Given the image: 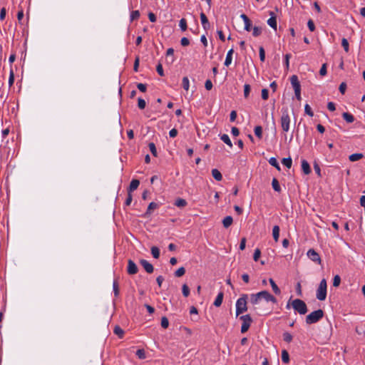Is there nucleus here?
<instances>
[{
	"mask_svg": "<svg viewBox=\"0 0 365 365\" xmlns=\"http://www.w3.org/2000/svg\"><path fill=\"white\" fill-rule=\"evenodd\" d=\"M279 122L282 130L283 133H284V136L286 137V133L289 131L291 124V118L287 108H282Z\"/></svg>",
	"mask_w": 365,
	"mask_h": 365,
	"instance_id": "f257e3e1",
	"label": "nucleus"
},
{
	"mask_svg": "<svg viewBox=\"0 0 365 365\" xmlns=\"http://www.w3.org/2000/svg\"><path fill=\"white\" fill-rule=\"evenodd\" d=\"M248 295L246 294H242L236 302V315L238 316L240 314L247 310V300Z\"/></svg>",
	"mask_w": 365,
	"mask_h": 365,
	"instance_id": "f03ea898",
	"label": "nucleus"
},
{
	"mask_svg": "<svg viewBox=\"0 0 365 365\" xmlns=\"http://www.w3.org/2000/svg\"><path fill=\"white\" fill-rule=\"evenodd\" d=\"M292 307L295 312L299 314H305L307 312V307L306 303L299 299H294L292 302Z\"/></svg>",
	"mask_w": 365,
	"mask_h": 365,
	"instance_id": "7ed1b4c3",
	"label": "nucleus"
},
{
	"mask_svg": "<svg viewBox=\"0 0 365 365\" xmlns=\"http://www.w3.org/2000/svg\"><path fill=\"white\" fill-rule=\"evenodd\" d=\"M324 316V312L322 309H318L311 312L306 317V323L312 324L319 322Z\"/></svg>",
	"mask_w": 365,
	"mask_h": 365,
	"instance_id": "20e7f679",
	"label": "nucleus"
},
{
	"mask_svg": "<svg viewBox=\"0 0 365 365\" xmlns=\"http://www.w3.org/2000/svg\"><path fill=\"white\" fill-rule=\"evenodd\" d=\"M327 281L325 279L321 280L317 290V298L320 301L325 300L327 297Z\"/></svg>",
	"mask_w": 365,
	"mask_h": 365,
	"instance_id": "39448f33",
	"label": "nucleus"
},
{
	"mask_svg": "<svg viewBox=\"0 0 365 365\" xmlns=\"http://www.w3.org/2000/svg\"><path fill=\"white\" fill-rule=\"evenodd\" d=\"M242 321V324L241 326V332L245 333L248 331L250 325L252 322V319L250 314L242 315L240 318Z\"/></svg>",
	"mask_w": 365,
	"mask_h": 365,
	"instance_id": "423d86ee",
	"label": "nucleus"
},
{
	"mask_svg": "<svg viewBox=\"0 0 365 365\" xmlns=\"http://www.w3.org/2000/svg\"><path fill=\"white\" fill-rule=\"evenodd\" d=\"M258 294H259V298L261 299H264L267 302H271L274 304L277 303V299L273 295H272L269 292H268L267 291H266V290L261 291V292H259Z\"/></svg>",
	"mask_w": 365,
	"mask_h": 365,
	"instance_id": "0eeeda50",
	"label": "nucleus"
},
{
	"mask_svg": "<svg viewBox=\"0 0 365 365\" xmlns=\"http://www.w3.org/2000/svg\"><path fill=\"white\" fill-rule=\"evenodd\" d=\"M307 257L313 262H317L318 264H321V258L319 255L313 249H310L308 250Z\"/></svg>",
	"mask_w": 365,
	"mask_h": 365,
	"instance_id": "6e6552de",
	"label": "nucleus"
},
{
	"mask_svg": "<svg viewBox=\"0 0 365 365\" xmlns=\"http://www.w3.org/2000/svg\"><path fill=\"white\" fill-rule=\"evenodd\" d=\"M138 271L136 264L132 260L128 259L127 272L129 274H135Z\"/></svg>",
	"mask_w": 365,
	"mask_h": 365,
	"instance_id": "1a4fd4ad",
	"label": "nucleus"
},
{
	"mask_svg": "<svg viewBox=\"0 0 365 365\" xmlns=\"http://www.w3.org/2000/svg\"><path fill=\"white\" fill-rule=\"evenodd\" d=\"M269 14L270 18L267 20V24L276 31L277 26V17L273 11H269Z\"/></svg>",
	"mask_w": 365,
	"mask_h": 365,
	"instance_id": "9d476101",
	"label": "nucleus"
},
{
	"mask_svg": "<svg viewBox=\"0 0 365 365\" xmlns=\"http://www.w3.org/2000/svg\"><path fill=\"white\" fill-rule=\"evenodd\" d=\"M140 264L143 266V267L145 269V270L148 273H152L154 270L153 266L152 264H150L148 261L146 259H140Z\"/></svg>",
	"mask_w": 365,
	"mask_h": 365,
	"instance_id": "9b49d317",
	"label": "nucleus"
},
{
	"mask_svg": "<svg viewBox=\"0 0 365 365\" xmlns=\"http://www.w3.org/2000/svg\"><path fill=\"white\" fill-rule=\"evenodd\" d=\"M291 84L294 91H297L301 89V85L299 81L298 77L296 75H293L290 78Z\"/></svg>",
	"mask_w": 365,
	"mask_h": 365,
	"instance_id": "f8f14e48",
	"label": "nucleus"
},
{
	"mask_svg": "<svg viewBox=\"0 0 365 365\" xmlns=\"http://www.w3.org/2000/svg\"><path fill=\"white\" fill-rule=\"evenodd\" d=\"M200 20H201V24H202L203 29L205 30L209 29L210 27V25L209 21H208L206 15L203 12H201V14H200Z\"/></svg>",
	"mask_w": 365,
	"mask_h": 365,
	"instance_id": "ddd939ff",
	"label": "nucleus"
},
{
	"mask_svg": "<svg viewBox=\"0 0 365 365\" xmlns=\"http://www.w3.org/2000/svg\"><path fill=\"white\" fill-rule=\"evenodd\" d=\"M261 300L258 292L250 295V302L254 306L258 304Z\"/></svg>",
	"mask_w": 365,
	"mask_h": 365,
	"instance_id": "4468645a",
	"label": "nucleus"
},
{
	"mask_svg": "<svg viewBox=\"0 0 365 365\" xmlns=\"http://www.w3.org/2000/svg\"><path fill=\"white\" fill-rule=\"evenodd\" d=\"M140 185V181L136 179H133L131 180L130 184L129 185L128 192L131 193L134 190H135Z\"/></svg>",
	"mask_w": 365,
	"mask_h": 365,
	"instance_id": "2eb2a0df",
	"label": "nucleus"
},
{
	"mask_svg": "<svg viewBox=\"0 0 365 365\" xmlns=\"http://www.w3.org/2000/svg\"><path fill=\"white\" fill-rule=\"evenodd\" d=\"M302 169L304 174L309 175L311 173V168L306 160H302Z\"/></svg>",
	"mask_w": 365,
	"mask_h": 365,
	"instance_id": "dca6fc26",
	"label": "nucleus"
},
{
	"mask_svg": "<svg viewBox=\"0 0 365 365\" xmlns=\"http://www.w3.org/2000/svg\"><path fill=\"white\" fill-rule=\"evenodd\" d=\"M233 52H234L233 48H231L228 51L226 58H225V63H224L225 66H229L231 64L232 60Z\"/></svg>",
	"mask_w": 365,
	"mask_h": 365,
	"instance_id": "f3484780",
	"label": "nucleus"
},
{
	"mask_svg": "<svg viewBox=\"0 0 365 365\" xmlns=\"http://www.w3.org/2000/svg\"><path fill=\"white\" fill-rule=\"evenodd\" d=\"M223 297H224L223 292H219L214 301L213 304L217 307H220L222 303Z\"/></svg>",
	"mask_w": 365,
	"mask_h": 365,
	"instance_id": "a211bd4d",
	"label": "nucleus"
},
{
	"mask_svg": "<svg viewBox=\"0 0 365 365\" xmlns=\"http://www.w3.org/2000/svg\"><path fill=\"white\" fill-rule=\"evenodd\" d=\"M279 227L278 225H274L272 229V236L275 242L279 240Z\"/></svg>",
	"mask_w": 365,
	"mask_h": 365,
	"instance_id": "6ab92c4d",
	"label": "nucleus"
},
{
	"mask_svg": "<svg viewBox=\"0 0 365 365\" xmlns=\"http://www.w3.org/2000/svg\"><path fill=\"white\" fill-rule=\"evenodd\" d=\"M269 282L270 283V285H271V287L272 288V290L274 292V294H280L281 291H280L279 288L278 287V286L277 285V284L275 283V282L273 280V279L270 278L269 279Z\"/></svg>",
	"mask_w": 365,
	"mask_h": 365,
	"instance_id": "aec40b11",
	"label": "nucleus"
},
{
	"mask_svg": "<svg viewBox=\"0 0 365 365\" xmlns=\"http://www.w3.org/2000/svg\"><path fill=\"white\" fill-rule=\"evenodd\" d=\"M232 217L231 216H227L223 219L222 224L225 228H228L232 224Z\"/></svg>",
	"mask_w": 365,
	"mask_h": 365,
	"instance_id": "412c9836",
	"label": "nucleus"
},
{
	"mask_svg": "<svg viewBox=\"0 0 365 365\" xmlns=\"http://www.w3.org/2000/svg\"><path fill=\"white\" fill-rule=\"evenodd\" d=\"M212 175L217 181H220L222 179V175L217 169L212 170Z\"/></svg>",
	"mask_w": 365,
	"mask_h": 365,
	"instance_id": "4be33fe9",
	"label": "nucleus"
},
{
	"mask_svg": "<svg viewBox=\"0 0 365 365\" xmlns=\"http://www.w3.org/2000/svg\"><path fill=\"white\" fill-rule=\"evenodd\" d=\"M220 139L227 144L230 148H232V141L230 139V137L227 134H222L220 135Z\"/></svg>",
	"mask_w": 365,
	"mask_h": 365,
	"instance_id": "5701e85b",
	"label": "nucleus"
},
{
	"mask_svg": "<svg viewBox=\"0 0 365 365\" xmlns=\"http://www.w3.org/2000/svg\"><path fill=\"white\" fill-rule=\"evenodd\" d=\"M272 186L274 191L277 192H281V187L279 185V181L276 178H273L272 181Z\"/></svg>",
	"mask_w": 365,
	"mask_h": 365,
	"instance_id": "b1692460",
	"label": "nucleus"
},
{
	"mask_svg": "<svg viewBox=\"0 0 365 365\" xmlns=\"http://www.w3.org/2000/svg\"><path fill=\"white\" fill-rule=\"evenodd\" d=\"M342 117L347 123H353L354 120V115L349 113H343Z\"/></svg>",
	"mask_w": 365,
	"mask_h": 365,
	"instance_id": "393cba45",
	"label": "nucleus"
},
{
	"mask_svg": "<svg viewBox=\"0 0 365 365\" xmlns=\"http://www.w3.org/2000/svg\"><path fill=\"white\" fill-rule=\"evenodd\" d=\"M187 201L182 198H178L175 202V205L178 207H184L187 205Z\"/></svg>",
	"mask_w": 365,
	"mask_h": 365,
	"instance_id": "a878e982",
	"label": "nucleus"
},
{
	"mask_svg": "<svg viewBox=\"0 0 365 365\" xmlns=\"http://www.w3.org/2000/svg\"><path fill=\"white\" fill-rule=\"evenodd\" d=\"M363 158V154L361 153H354L349 155V159L351 162L357 161Z\"/></svg>",
	"mask_w": 365,
	"mask_h": 365,
	"instance_id": "bb28decb",
	"label": "nucleus"
},
{
	"mask_svg": "<svg viewBox=\"0 0 365 365\" xmlns=\"http://www.w3.org/2000/svg\"><path fill=\"white\" fill-rule=\"evenodd\" d=\"M282 361L283 363L287 364L289 361V355L287 350L282 351Z\"/></svg>",
	"mask_w": 365,
	"mask_h": 365,
	"instance_id": "cd10ccee",
	"label": "nucleus"
},
{
	"mask_svg": "<svg viewBox=\"0 0 365 365\" xmlns=\"http://www.w3.org/2000/svg\"><path fill=\"white\" fill-rule=\"evenodd\" d=\"M113 332L115 334H116L120 339L123 338V334H124L123 330L119 326L115 327V328L113 329Z\"/></svg>",
	"mask_w": 365,
	"mask_h": 365,
	"instance_id": "c85d7f7f",
	"label": "nucleus"
},
{
	"mask_svg": "<svg viewBox=\"0 0 365 365\" xmlns=\"http://www.w3.org/2000/svg\"><path fill=\"white\" fill-rule=\"evenodd\" d=\"M151 254L155 259H158L160 257V250L158 247L153 246L151 247Z\"/></svg>",
	"mask_w": 365,
	"mask_h": 365,
	"instance_id": "c756f323",
	"label": "nucleus"
},
{
	"mask_svg": "<svg viewBox=\"0 0 365 365\" xmlns=\"http://www.w3.org/2000/svg\"><path fill=\"white\" fill-rule=\"evenodd\" d=\"M282 164L287 168H290L292 165V160L291 158H284L282 160Z\"/></svg>",
	"mask_w": 365,
	"mask_h": 365,
	"instance_id": "7c9ffc66",
	"label": "nucleus"
},
{
	"mask_svg": "<svg viewBox=\"0 0 365 365\" xmlns=\"http://www.w3.org/2000/svg\"><path fill=\"white\" fill-rule=\"evenodd\" d=\"M182 88L185 90V91H188L189 90V87H190V81H189V79L187 77L185 76L182 78Z\"/></svg>",
	"mask_w": 365,
	"mask_h": 365,
	"instance_id": "2f4dec72",
	"label": "nucleus"
},
{
	"mask_svg": "<svg viewBox=\"0 0 365 365\" xmlns=\"http://www.w3.org/2000/svg\"><path fill=\"white\" fill-rule=\"evenodd\" d=\"M269 163L271 165L276 168L278 170H280V166L277 162V160L275 158H274V157L270 158L269 160Z\"/></svg>",
	"mask_w": 365,
	"mask_h": 365,
	"instance_id": "473e14b6",
	"label": "nucleus"
},
{
	"mask_svg": "<svg viewBox=\"0 0 365 365\" xmlns=\"http://www.w3.org/2000/svg\"><path fill=\"white\" fill-rule=\"evenodd\" d=\"M254 131H255V135H256L258 138L261 139V138H262V126H260V125H257V126H256V127L255 128V130H254Z\"/></svg>",
	"mask_w": 365,
	"mask_h": 365,
	"instance_id": "72a5a7b5",
	"label": "nucleus"
},
{
	"mask_svg": "<svg viewBox=\"0 0 365 365\" xmlns=\"http://www.w3.org/2000/svg\"><path fill=\"white\" fill-rule=\"evenodd\" d=\"M113 289L114 292V295L115 297H118L119 295V287H118V283L116 279H114L113 283Z\"/></svg>",
	"mask_w": 365,
	"mask_h": 365,
	"instance_id": "f704fd0d",
	"label": "nucleus"
},
{
	"mask_svg": "<svg viewBox=\"0 0 365 365\" xmlns=\"http://www.w3.org/2000/svg\"><path fill=\"white\" fill-rule=\"evenodd\" d=\"M292 339H293V336L290 333H289L287 331L283 333V339L287 343H290L292 341Z\"/></svg>",
	"mask_w": 365,
	"mask_h": 365,
	"instance_id": "c9c22d12",
	"label": "nucleus"
},
{
	"mask_svg": "<svg viewBox=\"0 0 365 365\" xmlns=\"http://www.w3.org/2000/svg\"><path fill=\"white\" fill-rule=\"evenodd\" d=\"M158 207V204L154 202H152L149 204L148 207V210L146 211V215H148V214H150L151 213V211L153 210H155L156 209L157 207Z\"/></svg>",
	"mask_w": 365,
	"mask_h": 365,
	"instance_id": "e433bc0d",
	"label": "nucleus"
},
{
	"mask_svg": "<svg viewBox=\"0 0 365 365\" xmlns=\"http://www.w3.org/2000/svg\"><path fill=\"white\" fill-rule=\"evenodd\" d=\"M130 21H135L137 20L140 17V12L138 10L133 11L130 13Z\"/></svg>",
	"mask_w": 365,
	"mask_h": 365,
	"instance_id": "4c0bfd02",
	"label": "nucleus"
},
{
	"mask_svg": "<svg viewBox=\"0 0 365 365\" xmlns=\"http://www.w3.org/2000/svg\"><path fill=\"white\" fill-rule=\"evenodd\" d=\"M185 273V269L183 267H180L175 272V276L177 277H180L182 275H184Z\"/></svg>",
	"mask_w": 365,
	"mask_h": 365,
	"instance_id": "58836bf2",
	"label": "nucleus"
},
{
	"mask_svg": "<svg viewBox=\"0 0 365 365\" xmlns=\"http://www.w3.org/2000/svg\"><path fill=\"white\" fill-rule=\"evenodd\" d=\"M251 91V87L249 84H245L244 86V96L245 98H247L250 96V93Z\"/></svg>",
	"mask_w": 365,
	"mask_h": 365,
	"instance_id": "ea45409f",
	"label": "nucleus"
},
{
	"mask_svg": "<svg viewBox=\"0 0 365 365\" xmlns=\"http://www.w3.org/2000/svg\"><path fill=\"white\" fill-rule=\"evenodd\" d=\"M135 354L140 359H144L145 358V352L143 349H138Z\"/></svg>",
	"mask_w": 365,
	"mask_h": 365,
	"instance_id": "a19ab883",
	"label": "nucleus"
},
{
	"mask_svg": "<svg viewBox=\"0 0 365 365\" xmlns=\"http://www.w3.org/2000/svg\"><path fill=\"white\" fill-rule=\"evenodd\" d=\"M179 26L182 31H186L187 29L186 20L185 19H181L179 22Z\"/></svg>",
	"mask_w": 365,
	"mask_h": 365,
	"instance_id": "79ce46f5",
	"label": "nucleus"
},
{
	"mask_svg": "<svg viewBox=\"0 0 365 365\" xmlns=\"http://www.w3.org/2000/svg\"><path fill=\"white\" fill-rule=\"evenodd\" d=\"M182 292L184 297H187L190 294V289L188 286L184 284L182 287Z\"/></svg>",
	"mask_w": 365,
	"mask_h": 365,
	"instance_id": "37998d69",
	"label": "nucleus"
},
{
	"mask_svg": "<svg viewBox=\"0 0 365 365\" xmlns=\"http://www.w3.org/2000/svg\"><path fill=\"white\" fill-rule=\"evenodd\" d=\"M148 147H149V149L151 152V153L154 155V156H157V149H156V147H155V145L154 143H150L148 144Z\"/></svg>",
	"mask_w": 365,
	"mask_h": 365,
	"instance_id": "c03bdc74",
	"label": "nucleus"
},
{
	"mask_svg": "<svg viewBox=\"0 0 365 365\" xmlns=\"http://www.w3.org/2000/svg\"><path fill=\"white\" fill-rule=\"evenodd\" d=\"M259 58L262 62L265 61V51L262 46L259 48Z\"/></svg>",
	"mask_w": 365,
	"mask_h": 365,
	"instance_id": "a18cd8bd",
	"label": "nucleus"
},
{
	"mask_svg": "<svg viewBox=\"0 0 365 365\" xmlns=\"http://www.w3.org/2000/svg\"><path fill=\"white\" fill-rule=\"evenodd\" d=\"M262 34V29L259 26H254L252 29V35L255 37L259 36Z\"/></svg>",
	"mask_w": 365,
	"mask_h": 365,
	"instance_id": "49530a36",
	"label": "nucleus"
},
{
	"mask_svg": "<svg viewBox=\"0 0 365 365\" xmlns=\"http://www.w3.org/2000/svg\"><path fill=\"white\" fill-rule=\"evenodd\" d=\"M341 46H342V47L344 48V51L346 52H349V42H348L346 38H342V40H341Z\"/></svg>",
	"mask_w": 365,
	"mask_h": 365,
	"instance_id": "de8ad7c7",
	"label": "nucleus"
},
{
	"mask_svg": "<svg viewBox=\"0 0 365 365\" xmlns=\"http://www.w3.org/2000/svg\"><path fill=\"white\" fill-rule=\"evenodd\" d=\"M291 58V54L290 53H287L284 56V66H285L287 70H288L289 68V58Z\"/></svg>",
	"mask_w": 365,
	"mask_h": 365,
	"instance_id": "09e8293b",
	"label": "nucleus"
},
{
	"mask_svg": "<svg viewBox=\"0 0 365 365\" xmlns=\"http://www.w3.org/2000/svg\"><path fill=\"white\" fill-rule=\"evenodd\" d=\"M145 106H146V103L145 101V100H143V98H139L138 99V106L140 109H144L145 108Z\"/></svg>",
	"mask_w": 365,
	"mask_h": 365,
	"instance_id": "8fccbe9b",
	"label": "nucleus"
},
{
	"mask_svg": "<svg viewBox=\"0 0 365 365\" xmlns=\"http://www.w3.org/2000/svg\"><path fill=\"white\" fill-rule=\"evenodd\" d=\"M169 326V322L167 317H163L161 319V327L164 329L168 328Z\"/></svg>",
	"mask_w": 365,
	"mask_h": 365,
	"instance_id": "3c124183",
	"label": "nucleus"
},
{
	"mask_svg": "<svg viewBox=\"0 0 365 365\" xmlns=\"http://www.w3.org/2000/svg\"><path fill=\"white\" fill-rule=\"evenodd\" d=\"M304 111L305 113L309 115V116L312 117L314 115V113L313 111L312 110V108L311 107L309 106V104H306L304 106Z\"/></svg>",
	"mask_w": 365,
	"mask_h": 365,
	"instance_id": "603ef678",
	"label": "nucleus"
},
{
	"mask_svg": "<svg viewBox=\"0 0 365 365\" xmlns=\"http://www.w3.org/2000/svg\"><path fill=\"white\" fill-rule=\"evenodd\" d=\"M260 255H261V251L259 249L257 248L255 252H254V255H253V259L257 262L258 261L259 258L260 257Z\"/></svg>",
	"mask_w": 365,
	"mask_h": 365,
	"instance_id": "864d4df0",
	"label": "nucleus"
},
{
	"mask_svg": "<svg viewBox=\"0 0 365 365\" xmlns=\"http://www.w3.org/2000/svg\"><path fill=\"white\" fill-rule=\"evenodd\" d=\"M340 282H341L340 277L339 275L334 276V277L333 279V286L336 287L339 286Z\"/></svg>",
	"mask_w": 365,
	"mask_h": 365,
	"instance_id": "5fc2aeb1",
	"label": "nucleus"
},
{
	"mask_svg": "<svg viewBox=\"0 0 365 365\" xmlns=\"http://www.w3.org/2000/svg\"><path fill=\"white\" fill-rule=\"evenodd\" d=\"M156 71L160 76H164V71L161 63H158L156 66Z\"/></svg>",
	"mask_w": 365,
	"mask_h": 365,
	"instance_id": "6e6d98bb",
	"label": "nucleus"
},
{
	"mask_svg": "<svg viewBox=\"0 0 365 365\" xmlns=\"http://www.w3.org/2000/svg\"><path fill=\"white\" fill-rule=\"evenodd\" d=\"M314 169L315 173L317 174V175L319 177H321L322 175H321L320 166L316 162L314 163Z\"/></svg>",
	"mask_w": 365,
	"mask_h": 365,
	"instance_id": "4d7b16f0",
	"label": "nucleus"
},
{
	"mask_svg": "<svg viewBox=\"0 0 365 365\" xmlns=\"http://www.w3.org/2000/svg\"><path fill=\"white\" fill-rule=\"evenodd\" d=\"M244 24H245V30L247 31H250L252 28L251 21L250 19L247 20L246 21L244 22Z\"/></svg>",
	"mask_w": 365,
	"mask_h": 365,
	"instance_id": "13d9d810",
	"label": "nucleus"
},
{
	"mask_svg": "<svg viewBox=\"0 0 365 365\" xmlns=\"http://www.w3.org/2000/svg\"><path fill=\"white\" fill-rule=\"evenodd\" d=\"M269 97V91L267 88L262 90V98L263 100H267Z\"/></svg>",
	"mask_w": 365,
	"mask_h": 365,
	"instance_id": "bf43d9fd",
	"label": "nucleus"
},
{
	"mask_svg": "<svg viewBox=\"0 0 365 365\" xmlns=\"http://www.w3.org/2000/svg\"><path fill=\"white\" fill-rule=\"evenodd\" d=\"M14 82V74L12 70H11L9 78V85L11 86Z\"/></svg>",
	"mask_w": 365,
	"mask_h": 365,
	"instance_id": "052dcab7",
	"label": "nucleus"
},
{
	"mask_svg": "<svg viewBox=\"0 0 365 365\" xmlns=\"http://www.w3.org/2000/svg\"><path fill=\"white\" fill-rule=\"evenodd\" d=\"M319 74L323 76L327 74V64L326 63H324L322 66V67L319 70Z\"/></svg>",
	"mask_w": 365,
	"mask_h": 365,
	"instance_id": "680f3d73",
	"label": "nucleus"
},
{
	"mask_svg": "<svg viewBox=\"0 0 365 365\" xmlns=\"http://www.w3.org/2000/svg\"><path fill=\"white\" fill-rule=\"evenodd\" d=\"M307 26H308V28L311 31H314V29H315V26H314V21L312 20V19H309L307 22Z\"/></svg>",
	"mask_w": 365,
	"mask_h": 365,
	"instance_id": "e2e57ef3",
	"label": "nucleus"
},
{
	"mask_svg": "<svg viewBox=\"0 0 365 365\" xmlns=\"http://www.w3.org/2000/svg\"><path fill=\"white\" fill-rule=\"evenodd\" d=\"M137 88L141 91V92H145L146 91V89H147V86L146 84H143V83H138L137 84Z\"/></svg>",
	"mask_w": 365,
	"mask_h": 365,
	"instance_id": "0e129e2a",
	"label": "nucleus"
},
{
	"mask_svg": "<svg viewBox=\"0 0 365 365\" xmlns=\"http://www.w3.org/2000/svg\"><path fill=\"white\" fill-rule=\"evenodd\" d=\"M180 43L182 46H187L189 45L190 43V41L186 37H183L181 38L180 40Z\"/></svg>",
	"mask_w": 365,
	"mask_h": 365,
	"instance_id": "69168bd1",
	"label": "nucleus"
},
{
	"mask_svg": "<svg viewBox=\"0 0 365 365\" xmlns=\"http://www.w3.org/2000/svg\"><path fill=\"white\" fill-rule=\"evenodd\" d=\"M205 87L207 91H210L212 88V83L210 80H207L205 83Z\"/></svg>",
	"mask_w": 365,
	"mask_h": 365,
	"instance_id": "338daca9",
	"label": "nucleus"
},
{
	"mask_svg": "<svg viewBox=\"0 0 365 365\" xmlns=\"http://www.w3.org/2000/svg\"><path fill=\"white\" fill-rule=\"evenodd\" d=\"M346 84L345 83H341L340 85H339V90L340 91V93H341L342 94H344L346 91Z\"/></svg>",
	"mask_w": 365,
	"mask_h": 365,
	"instance_id": "774afa93",
	"label": "nucleus"
}]
</instances>
